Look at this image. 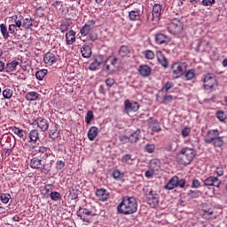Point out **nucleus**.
<instances>
[{
	"label": "nucleus",
	"instance_id": "obj_25",
	"mask_svg": "<svg viewBox=\"0 0 227 227\" xmlns=\"http://www.w3.org/2000/svg\"><path fill=\"white\" fill-rule=\"evenodd\" d=\"M102 65V56L98 57L94 62H92L90 67L89 70H91V72H95Z\"/></svg>",
	"mask_w": 227,
	"mask_h": 227
},
{
	"label": "nucleus",
	"instance_id": "obj_13",
	"mask_svg": "<svg viewBox=\"0 0 227 227\" xmlns=\"http://www.w3.org/2000/svg\"><path fill=\"white\" fill-rule=\"evenodd\" d=\"M35 121L36 122L38 129H40L42 132H45L46 130H49V121L47 119L39 117L35 119Z\"/></svg>",
	"mask_w": 227,
	"mask_h": 227
},
{
	"label": "nucleus",
	"instance_id": "obj_17",
	"mask_svg": "<svg viewBox=\"0 0 227 227\" xmlns=\"http://www.w3.org/2000/svg\"><path fill=\"white\" fill-rule=\"evenodd\" d=\"M176 187H178V176H173L168 183L164 186V189L167 191H173V189H176Z\"/></svg>",
	"mask_w": 227,
	"mask_h": 227
},
{
	"label": "nucleus",
	"instance_id": "obj_48",
	"mask_svg": "<svg viewBox=\"0 0 227 227\" xmlns=\"http://www.w3.org/2000/svg\"><path fill=\"white\" fill-rule=\"evenodd\" d=\"M112 176H114V180H121V172H120L118 169H115L113 171Z\"/></svg>",
	"mask_w": 227,
	"mask_h": 227
},
{
	"label": "nucleus",
	"instance_id": "obj_62",
	"mask_svg": "<svg viewBox=\"0 0 227 227\" xmlns=\"http://www.w3.org/2000/svg\"><path fill=\"white\" fill-rule=\"evenodd\" d=\"M191 132V130H189V128H184L182 130V135L184 137H187V136H189V133Z\"/></svg>",
	"mask_w": 227,
	"mask_h": 227
},
{
	"label": "nucleus",
	"instance_id": "obj_31",
	"mask_svg": "<svg viewBox=\"0 0 227 227\" xmlns=\"http://www.w3.org/2000/svg\"><path fill=\"white\" fill-rule=\"evenodd\" d=\"M0 31L4 40H8V38H10V33L8 32V27H6V25L2 23L0 25Z\"/></svg>",
	"mask_w": 227,
	"mask_h": 227
},
{
	"label": "nucleus",
	"instance_id": "obj_10",
	"mask_svg": "<svg viewBox=\"0 0 227 227\" xmlns=\"http://www.w3.org/2000/svg\"><path fill=\"white\" fill-rule=\"evenodd\" d=\"M155 42L158 45H168L171 42V37L162 33L155 35Z\"/></svg>",
	"mask_w": 227,
	"mask_h": 227
},
{
	"label": "nucleus",
	"instance_id": "obj_34",
	"mask_svg": "<svg viewBox=\"0 0 227 227\" xmlns=\"http://www.w3.org/2000/svg\"><path fill=\"white\" fill-rule=\"evenodd\" d=\"M21 24L24 29H29L33 26V20L31 18H27L23 20V22Z\"/></svg>",
	"mask_w": 227,
	"mask_h": 227
},
{
	"label": "nucleus",
	"instance_id": "obj_9",
	"mask_svg": "<svg viewBox=\"0 0 227 227\" xmlns=\"http://www.w3.org/2000/svg\"><path fill=\"white\" fill-rule=\"evenodd\" d=\"M147 203L150 205V207H153V208H155L159 205V194H157V192L151 191L147 197Z\"/></svg>",
	"mask_w": 227,
	"mask_h": 227
},
{
	"label": "nucleus",
	"instance_id": "obj_41",
	"mask_svg": "<svg viewBox=\"0 0 227 227\" xmlns=\"http://www.w3.org/2000/svg\"><path fill=\"white\" fill-rule=\"evenodd\" d=\"M145 152H146L147 153H153L155 152V145L146 144L145 146Z\"/></svg>",
	"mask_w": 227,
	"mask_h": 227
},
{
	"label": "nucleus",
	"instance_id": "obj_43",
	"mask_svg": "<svg viewBox=\"0 0 227 227\" xmlns=\"http://www.w3.org/2000/svg\"><path fill=\"white\" fill-rule=\"evenodd\" d=\"M196 74L194 73V69H190L186 72L185 77L186 81H192L194 79Z\"/></svg>",
	"mask_w": 227,
	"mask_h": 227
},
{
	"label": "nucleus",
	"instance_id": "obj_40",
	"mask_svg": "<svg viewBox=\"0 0 227 227\" xmlns=\"http://www.w3.org/2000/svg\"><path fill=\"white\" fill-rule=\"evenodd\" d=\"M93 118H95V115H93V111H91V110L88 111L86 117H85V123H87V125H90V123H91V120H93Z\"/></svg>",
	"mask_w": 227,
	"mask_h": 227
},
{
	"label": "nucleus",
	"instance_id": "obj_22",
	"mask_svg": "<svg viewBox=\"0 0 227 227\" xmlns=\"http://www.w3.org/2000/svg\"><path fill=\"white\" fill-rule=\"evenodd\" d=\"M66 43L67 45H73V43H75V31L70 30L66 33Z\"/></svg>",
	"mask_w": 227,
	"mask_h": 227
},
{
	"label": "nucleus",
	"instance_id": "obj_51",
	"mask_svg": "<svg viewBox=\"0 0 227 227\" xmlns=\"http://www.w3.org/2000/svg\"><path fill=\"white\" fill-rule=\"evenodd\" d=\"M207 82H215V78L210 74H207L204 78V84H207Z\"/></svg>",
	"mask_w": 227,
	"mask_h": 227
},
{
	"label": "nucleus",
	"instance_id": "obj_39",
	"mask_svg": "<svg viewBox=\"0 0 227 227\" xmlns=\"http://www.w3.org/2000/svg\"><path fill=\"white\" fill-rule=\"evenodd\" d=\"M50 198L52 200V201H59V200H61V193L58 192H51Z\"/></svg>",
	"mask_w": 227,
	"mask_h": 227
},
{
	"label": "nucleus",
	"instance_id": "obj_20",
	"mask_svg": "<svg viewBox=\"0 0 227 227\" xmlns=\"http://www.w3.org/2000/svg\"><path fill=\"white\" fill-rule=\"evenodd\" d=\"M138 72L142 77H150L152 74V68L148 65L140 66Z\"/></svg>",
	"mask_w": 227,
	"mask_h": 227
},
{
	"label": "nucleus",
	"instance_id": "obj_55",
	"mask_svg": "<svg viewBox=\"0 0 227 227\" xmlns=\"http://www.w3.org/2000/svg\"><path fill=\"white\" fill-rule=\"evenodd\" d=\"M106 84L108 88H113V86H114V80L113 78H108L106 80Z\"/></svg>",
	"mask_w": 227,
	"mask_h": 227
},
{
	"label": "nucleus",
	"instance_id": "obj_44",
	"mask_svg": "<svg viewBox=\"0 0 227 227\" xmlns=\"http://www.w3.org/2000/svg\"><path fill=\"white\" fill-rule=\"evenodd\" d=\"M13 96V90H10V89H5L4 91H3V97L4 98H7V99H10L11 97Z\"/></svg>",
	"mask_w": 227,
	"mask_h": 227
},
{
	"label": "nucleus",
	"instance_id": "obj_3",
	"mask_svg": "<svg viewBox=\"0 0 227 227\" xmlns=\"http://www.w3.org/2000/svg\"><path fill=\"white\" fill-rule=\"evenodd\" d=\"M204 141L207 145H213L215 148H221L224 145L223 137H219V130L210 129L204 137Z\"/></svg>",
	"mask_w": 227,
	"mask_h": 227
},
{
	"label": "nucleus",
	"instance_id": "obj_24",
	"mask_svg": "<svg viewBox=\"0 0 227 227\" xmlns=\"http://www.w3.org/2000/svg\"><path fill=\"white\" fill-rule=\"evenodd\" d=\"M118 54L120 58H127V56L130 54V47H129L128 45L121 46L118 51Z\"/></svg>",
	"mask_w": 227,
	"mask_h": 227
},
{
	"label": "nucleus",
	"instance_id": "obj_37",
	"mask_svg": "<svg viewBox=\"0 0 227 227\" xmlns=\"http://www.w3.org/2000/svg\"><path fill=\"white\" fill-rule=\"evenodd\" d=\"M0 200L2 203H4L5 205L12 200V195L10 193H2L0 195Z\"/></svg>",
	"mask_w": 227,
	"mask_h": 227
},
{
	"label": "nucleus",
	"instance_id": "obj_28",
	"mask_svg": "<svg viewBox=\"0 0 227 227\" xmlns=\"http://www.w3.org/2000/svg\"><path fill=\"white\" fill-rule=\"evenodd\" d=\"M17 67H19V61L12 60L11 63L6 64L5 70L6 72H13Z\"/></svg>",
	"mask_w": 227,
	"mask_h": 227
},
{
	"label": "nucleus",
	"instance_id": "obj_1",
	"mask_svg": "<svg viewBox=\"0 0 227 227\" xmlns=\"http://www.w3.org/2000/svg\"><path fill=\"white\" fill-rule=\"evenodd\" d=\"M137 207L136 197L126 195L121 198V201L117 206V212L122 215H132V214L137 212Z\"/></svg>",
	"mask_w": 227,
	"mask_h": 227
},
{
	"label": "nucleus",
	"instance_id": "obj_58",
	"mask_svg": "<svg viewBox=\"0 0 227 227\" xmlns=\"http://www.w3.org/2000/svg\"><path fill=\"white\" fill-rule=\"evenodd\" d=\"M205 90H214V82L204 83Z\"/></svg>",
	"mask_w": 227,
	"mask_h": 227
},
{
	"label": "nucleus",
	"instance_id": "obj_6",
	"mask_svg": "<svg viewBox=\"0 0 227 227\" xmlns=\"http://www.w3.org/2000/svg\"><path fill=\"white\" fill-rule=\"evenodd\" d=\"M117 63H118V59L116 58H108L105 66H104V70L106 72V74H113V72H115L117 68Z\"/></svg>",
	"mask_w": 227,
	"mask_h": 227
},
{
	"label": "nucleus",
	"instance_id": "obj_52",
	"mask_svg": "<svg viewBox=\"0 0 227 227\" xmlns=\"http://www.w3.org/2000/svg\"><path fill=\"white\" fill-rule=\"evenodd\" d=\"M145 58L146 59H153V58H155V53H153V51L151 50H147L145 51Z\"/></svg>",
	"mask_w": 227,
	"mask_h": 227
},
{
	"label": "nucleus",
	"instance_id": "obj_36",
	"mask_svg": "<svg viewBox=\"0 0 227 227\" xmlns=\"http://www.w3.org/2000/svg\"><path fill=\"white\" fill-rule=\"evenodd\" d=\"M174 87H175V83H173L172 82H167L161 88V91L168 93V91H169V90H171Z\"/></svg>",
	"mask_w": 227,
	"mask_h": 227
},
{
	"label": "nucleus",
	"instance_id": "obj_57",
	"mask_svg": "<svg viewBox=\"0 0 227 227\" xmlns=\"http://www.w3.org/2000/svg\"><path fill=\"white\" fill-rule=\"evenodd\" d=\"M215 3V0H202L203 6H212Z\"/></svg>",
	"mask_w": 227,
	"mask_h": 227
},
{
	"label": "nucleus",
	"instance_id": "obj_45",
	"mask_svg": "<svg viewBox=\"0 0 227 227\" xmlns=\"http://www.w3.org/2000/svg\"><path fill=\"white\" fill-rule=\"evenodd\" d=\"M21 17L22 16L18 17L17 15L12 16V19H14V20H15V24H14L15 27H21V26H22V18ZM17 19H19V20H17Z\"/></svg>",
	"mask_w": 227,
	"mask_h": 227
},
{
	"label": "nucleus",
	"instance_id": "obj_53",
	"mask_svg": "<svg viewBox=\"0 0 227 227\" xmlns=\"http://www.w3.org/2000/svg\"><path fill=\"white\" fill-rule=\"evenodd\" d=\"M119 141H120V143H121V145H125V143H127V141H129V137H127V135H120Z\"/></svg>",
	"mask_w": 227,
	"mask_h": 227
},
{
	"label": "nucleus",
	"instance_id": "obj_15",
	"mask_svg": "<svg viewBox=\"0 0 227 227\" xmlns=\"http://www.w3.org/2000/svg\"><path fill=\"white\" fill-rule=\"evenodd\" d=\"M156 58H157L160 65H161V67H163V68H168L169 67V62L168 61L166 55H164V53H162V51H157Z\"/></svg>",
	"mask_w": 227,
	"mask_h": 227
},
{
	"label": "nucleus",
	"instance_id": "obj_32",
	"mask_svg": "<svg viewBox=\"0 0 227 227\" xmlns=\"http://www.w3.org/2000/svg\"><path fill=\"white\" fill-rule=\"evenodd\" d=\"M38 136H40V133L36 129H32L29 132V139L31 143H36L38 140Z\"/></svg>",
	"mask_w": 227,
	"mask_h": 227
},
{
	"label": "nucleus",
	"instance_id": "obj_46",
	"mask_svg": "<svg viewBox=\"0 0 227 227\" xmlns=\"http://www.w3.org/2000/svg\"><path fill=\"white\" fill-rule=\"evenodd\" d=\"M216 118H218L220 121H224V120H226V114H224V111H218L216 112Z\"/></svg>",
	"mask_w": 227,
	"mask_h": 227
},
{
	"label": "nucleus",
	"instance_id": "obj_42",
	"mask_svg": "<svg viewBox=\"0 0 227 227\" xmlns=\"http://www.w3.org/2000/svg\"><path fill=\"white\" fill-rule=\"evenodd\" d=\"M167 152H175L176 150V143L170 142L165 146Z\"/></svg>",
	"mask_w": 227,
	"mask_h": 227
},
{
	"label": "nucleus",
	"instance_id": "obj_2",
	"mask_svg": "<svg viewBox=\"0 0 227 227\" xmlns=\"http://www.w3.org/2000/svg\"><path fill=\"white\" fill-rule=\"evenodd\" d=\"M196 157V151L190 147L183 148L176 155L177 164L182 166H189Z\"/></svg>",
	"mask_w": 227,
	"mask_h": 227
},
{
	"label": "nucleus",
	"instance_id": "obj_49",
	"mask_svg": "<svg viewBox=\"0 0 227 227\" xmlns=\"http://www.w3.org/2000/svg\"><path fill=\"white\" fill-rule=\"evenodd\" d=\"M35 15L37 17H43V15H45V9H43V7H39L35 10Z\"/></svg>",
	"mask_w": 227,
	"mask_h": 227
},
{
	"label": "nucleus",
	"instance_id": "obj_61",
	"mask_svg": "<svg viewBox=\"0 0 227 227\" xmlns=\"http://www.w3.org/2000/svg\"><path fill=\"white\" fill-rule=\"evenodd\" d=\"M89 38L91 42H96V40H98V35L96 33H92L90 34Z\"/></svg>",
	"mask_w": 227,
	"mask_h": 227
},
{
	"label": "nucleus",
	"instance_id": "obj_5",
	"mask_svg": "<svg viewBox=\"0 0 227 227\" xmlns=\"http://www.w3.org/2000/svg\"><path fill=\"white\" fill-rule=\"evenodd\" d=\"M171 70L175 75L176 79L182 77L187 70V65L182 63H175L171 66Z\"/></svg>",
	"mask_w": 227,
	"mask_h": 227
},
{
	"label": "nucleus",
	"instance_id": "obj_33",
	"mask_svg": "<svg viewBox=\"0 0 227 227\" xmlns=\"http://www.w3.org/2000/svg\"><path fill=\"white\" fill-rule=\"evenodd\" d=\"M43 167L40 168L41 173H43V175H47L51 169H52V163H46L42 165Z\"/></svg>",
	"mask_w": 227,
	"mask_h": 227
},
{
	"label": "nucleus",
	"instance_id": "obj_26",
	"mask_svg": "<svg viewBox=\"0 0 227 227\" xmlns=\"http://www.w3.org/2000/svg\"><path fill=\"white\" fill-rule=\"evenodd\" d=\"M141 136V129H137L136 131L131 133L128 139L129 143H136Z\"/></svg>",
	"mask_w": 227,
	"mask_h": 227
},
{
	"label": "nucleus",
	"instance_id": "obj_38",
	"mask_svg": "<svg viewBox=\"0 0 227 227\" xmlns=\"http://www.w3.org/2000/svg\"><path fill=\"white\" fill-rule=\"evenodd\" d=\"M129 160H131V161L135 160V159L132 158V154H124L121 157V162H122V164H129Z\"/></svg>",
	"mask_w": 227,
	"mask_h": 227
},
{
	"label": "nucleus",
	"instance_id": "obj_14",
	"mask_svg": "<svg viewBox=\"0 0 227 227\" xmlns=\"http://www.w3.org/2000/svg\"><path fill=\"white\" fill-rule=\"evenodd\" d=\"M58 59H56V55L51 51L47 52L43 56V62L45 65H49V67H52L54 63H56Z\"/></svg>",
	"mask_w": 227,
	"mask_h": 227
},
{
	"label": "nucleus",
	"instance_id": "obj_50",
	"mask_svg": "<svg viewBox=\"0 0 227 227\" xmlns=\"http://www.w3.org/2000/svg\"><path fill=\"white\" fill-rule=\"evenodd\" d=\"M55 168H56V169H58V171L63 169L65 168V161L57 160V162L55 164Z\"/></svg>",
	"mask_w": 227,
	"mask_h": 227
},
{
	"label": "nucleus",
	"instance_id": "obj_47",
	"mask_svg": "<svg viewBox=\"0 0 227 227\" xmlns=\"http://www.w3.org/2000/svg\"><path fill=\"white\" fill-rule=\"evenodd\" d=\"M50 137L52 141H56L57 137H59V131H58V129L51 130L50 132Z\"/></svg>",
	"mask_w": 227,
	"mask_h": 227
},
{
	"label": "nucleus",
	"instance_id": "obj_63",
	"mask_svg": "<svg viewBox=\"0 0 227 227\" xmlns=\"http://www.w3.org/2000/svg\"><path fill=\"white\" fill-rule=\"evenodd\" d=\"M38 152H39V153H47V152H49V148L40 146Z\"/></svg>",
	"mask_w": 227,
	"mask_h": 227
},
{
	"label": "nucleus",
	"instance_id": "obj_7",
	"mask_svg": "<svg viewBox=\"0 0 227 227\" xmlns=\"http://www.w3.org/2000/svg\"><path fill=\"white\" fill-rule=\"evenodd\" d=\"M124 111L127 114H129V113H137V111H139V103L126 99L124 101Z\"/></svg>",
	"mask_w": 227,
	"mask_h": 227
},
{
	"label": "nucleus",
	"instance_id": "obj_56",
	"mask_svg": "<svg viewBox=\"0 0 227 227\" xmlns=\"http://www.w3.org/2000/svg\"><path fill=\"white\" fill-rule=\"evenodd\" d=\"M200 185H201V183H200V180H198V179H193L192 180V187L193 189H198V187H200Z\"/></svg>",
	"mask_w": 227,
	"mask_h": 227
},
{
	"label": "nucleus",
	"instance_id": "obj_19",
	"mask_svg": "<svg viewBox=\"0 0 227 227\" xmlns=\"http://www.w3.org/2000/svg\"><path fill=\"white\" fill-rule=\"evenodd\" d=\"M9 130H12L13 134L18 136L20 139H22L23 141H26V130L20 129V128L17 127H10Z\"/></svg>",
	"mask_w": 227,
	"mask_h": 227
},
{
	"label": "nucleus",
	"instance_id": "obj_54",
	"mask_svg": "<svg viewBox=\"0 0 227 227\" xmlns=\"http://www.w3.org/2000/svg\"><path fill=\"white\" fill-rule=\"evenodd\" d=\"M70 27L69 24L67 23H62L59 27V29L61 31V33H65V31H68V27Z\"/></svg>",
	"mask_w": 227,
	"mask_h": 227
},
{
	"label": "nucleus",
	"instance_id": "obj_23",
	"mask_svg": "<svg viewBox=\"0 0 227 227\" xmlns=\"http://www.w3.org/2000/svg\"><path fill=\"white\" fill-rule=\"evenodd\" d=\"M29 166L30 168H32V169H40V168H42L43 166L42 160H40L39 158L34 157L30 160Z\"/></svg>",
	"mask_w": 227,
	"mask_h": 227
},
{
	"label": "nucleus",
	"instance_id": "obj_27",
	"mask_svg": "<svg viewBox=\"0 0 227 227\" xmlns=\"http://www.w3.org/2000/svg\"><path fill=\"white\" fill-rule=\"evenodd\" d=\"M97 136H98V128L93 126L89 129L88 137L90 141H93Z\"/></svg>",
	"mask_w": 227,
	"mask_h": 227
},
{
	"label": "nucleus",
	"instance_id": "obj_60",
	"mask_svg": "<svg viewBox=\"0 0 227 227\" xmlns=\"http://www.w3.org/2000/svg\"><path fill=\"white\" fill-rule=\"evenodd\" d=\"M152 130H153V132H160V130H162V129L160 128V124H156L152 127Z\"/></svg>",
	"mask_w": 227,
	"mask_h": 227
},
{
	"label": "nucleus",
	"instance_id": "obj_8",
	"mask_svg": "<svg viewBox=\"0 0 227 227\" xmlns=\"http://www.w3.org/2000/svg\"><path fill=\"white\" fill-rule=\"evenodd\" d=\"M168 29L172 35H180L181 31H184V24H182L180 20H175L169 25Z\"/></svg>",
	"mask_w": 227,
	"mask_h": 227
},
{
	"label": "nucleus",
	"instance_id": "obj_29",
	"mask_svg": "<svg viewBox=\"0 0 227 227\" xmlns=\"http://www.w3.org/2000/svg\"><path fill=\"white\" fill-rule=\"evenodd\" d=\"M25 98L28 102H34L35 100H38V93L35 91L27 92L25 96Z\"/></svg>",
	"mask_w": 227,
	"mask_h": 227
},
{
	"label": "nucleus",
	"instance_id": "obj_4",
	"mask_svg": "<svg viewBox=\"0 0 227 227\" xmlns=\"http://www.w3.org/2000/svg\"><path fill=\"white\" fill-rule=\"evenodd\" d=\"M76 214L83 223H90L91 217L95 215L92 210L86 207H80Z\"/></svg>",
	"mask_w": 227,
	"mask_h": 227
},
{
	"label": "nucleus",
	"instance_id": "obj_11",
	"mask_svg": "<svg viewBox=\"0 0 227 227\" xmlns=\"http://www.w3.org/2000/svg\"><path fill=\"white\" fill-rule=\"evenodd\" d=\"M204 185L206 187H221V180L216 176H209L204 180Z\"/></svg>",
	"mask_w": 227,
	"mask_h": 227
},
{
	"label": "nucleus",
	"instance_id": "obj_59",
	"mask_svg": "<svg viewBox=\"0 0 227 227\" xmlns=\"http://www.w3.org/2000/svg\"><path fill=\"white\" fill-rule=\"evenodd\" d=\"M215 173L217 176H223L224 175V169L222 167L216 168Z\"/></svg>",
	"mask_w": 227,
	"mask_h": 227
},
{
	"label": "nucleus",
	"instance_id": "obj_64",
	"mask_svg": "<svg viewBox=\"0 0 227 227\" xmlns=\"http://www.w3.org/2000/svg\"><path fill=\"white\" fill-rule=\"evenodd\" d=\"M188 196H190V198H198V192L190 191Z\"/></svg>",
	"mask_w": 227,
	"mask_h": 227
},
{
	"label": "nucleus",
	"instance_id": "obj_30",
	"mask_svg": "<svg viewBox=\"0 0 227 227\" xmlns=\"http://www.w3.org/2000/svg\"><path fill=\"white\" fill-rule=\"evenodd\" d=\"M129 18L130 20H139L141 18V12H139L137 10L131 11L129 12Z\"/></svg>",
	"mask_w": 227,
	"mask_h": 227
},
{
	"label": "nucleus",
	"instance_id": "obj_12",
	"mask_svg": "<svg viewBox=\"0 0 227 227\" xmlns=\"http://www.w3.org/2000/svg\"><path fill=\"white\" fill-rule=\"evenodd\" d=\"M93 27H95V20H89L80 30L82 36H87V35H90Z\"/></svg>",
	"mask_w": 227,
	"mask_h": 227
},
{
	"label": "nucleus",
	"instance_id": "obj_18",
	"mask_svg": "<svg viewBox=\"0 0 227 227\" xmlns=\"http://www.w3.org/2000/svg\"><path fill=\"white\" fill-rule=\"evenodd\" d=\"M81 52H82V58H86L87 59H90V58H91V46H90L89 44H83L81 48Z\"/></svg>",
	"mask_w": 227,
	"mask_h": 227
},
{
	"label": "nucleus",
	"instance_id": "obj_35",
	"mask_svg": "<svg viewBox=\"0 0 227 227\" xmlns=\"http://www.w3.org/2000/svg\"><path fill=\"white\" fill-rule=\"evenodd\" d=\"M45 75H47V69H41L35 73V77L38 81H43Z\"/></svg>",
	"mask_w": 227,
	"mask_h": 227
},
{
	"label": "nucleus",
	"instance_id": "obj_16",
	"mask_svg": "<svg viewBox=\"0 0 227 227\" xmlns=\"http://www.w3.org/2000/svg\"><path fill=\"white\" fill-rule=\"evenodd\" d=\"M96 196L99 201H107L109 199V192H107V190L102 188L96 191Z\"/></svg>",
	"mask_w": 227,
	"mask_h": 227
},
{
	"label": "nucleus",
	"instance_id": "obj_21",
	"mask_svg": "<svg viewBox=\"0 0 227 227\" xmlns=\"http://www.w3.org/2000/svg\"><path fill=\"white\" fill-rule=\"evenodd\" d=\"M162 12V6L160 4H155L153 7V20H158Z\"/></svg>",
	"mask_w": 227,
	"mask_h": 227
}]
</instances>
